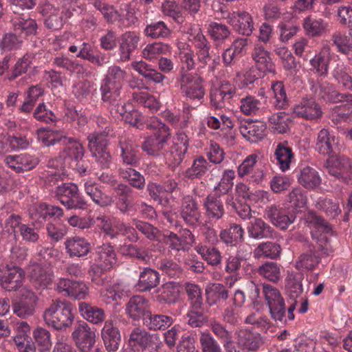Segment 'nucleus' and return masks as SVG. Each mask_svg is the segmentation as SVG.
I'll return each instance as SVG.
<instances>
[{
	"label": "nucleus",
	"mask_w": 352,
	"mask_h": 352,
	"mask_svg": "<svg viewBox=\"0 0 352 352\" xmlns=\"http://www.w3.org/2000/svg\"><path fill=\"white\" fill-rule=\"evenodd\" d=\"M96 122L102 131L99 130L88 135V146L100 167L107 169L111 164V155L107 149L109 136L111 129L109 122L105 118L96 116Z\"/></svg>",
	"instance_id": "obj_1"
},
{
	"label": "nucleus",
	"mask_w": 352,
	"mask_h": 352,
	"mask_svg": "<svg viewBox=\"0 0 352 352\" xmlns=\"http://www.w3.org/2000/svg\"><path fill=\"white\" fill-rule=\"evenodd\" d=\"M45 322L55 329L62 330L71 326L74 320L72 305L66 300H52L43 313Z\"/></svg>",
	"instance_id": "obj_2"
},
{
	"label": "nucleus",
	"mask_w": 352,
	"mask_h": 352,
	"mask_svg": "<svg viewBox=\"0 0 352 352\" xmlns=\"http://www.w3.org/2000/svg\"><path fill=\"white\" fill-rule=\"evenodd\" d=\"M174 65L175 64L171 59L163 56H161L158 60V67L160 72L143 60L131 63V67L135 72L146 80L156 84L162 82L166 78V76L164 74L170 73L173 70Z\"/></svg>",
	"instance_id": "obj_3"
},
{
	"label": "nucleus",
	"mask_w": 352,
	"mask_h": 352,
	"mask_svg": "<svg viewBox=\"0 0 352 352\" xmlns=\"http://www.w3.org/2000/svg\"><path fill=\"white\" fill-rule=\"evenodd\" d=\"M52 190L54 197L68 209H84L87 206L86 201L79 194L77 185L74 183H63Z\"/></svg>",
	"instance_id": "obj_4"
},
{
	"label": "nucleus",
	"mask_w": 352,
	"mask_h": 352,
	"mask_svg": "<svg viewBox=\"0 0 352 352\" xmlns=\"http://www.w3.org/2000/svg\"><path fill=\"white\" fill-rule=\"evenodd\" d=\"M263 292L272 318L281 324L287 322L285 300L280 292L271 285H263Z\"/></svg>",
	"instance_id": "obj_5"
},
{
	"label": "nucleus",
	"mask_w": 352,
	"mask_h": 352,
	"mask_svg": "<svg viewBox=\"0 0 352 352\" xmlns=\"http://www.w3.org/2000/svg\"><path fill=\"white\" fill-rule=\"evenodd\" d=\"M236 78L221 80L219 87L211 90V105L215 109H222L227 104H231L236 96Z\"/></svg>",
	"instance_id": "obj_6"
},
{
	"label": "nucleus",
	"mask_w": 352,
	"mask_h": 352,
	"mask_svg": "<svg viewBox=\"0 0 352 352\" xmlns=\"http://www.w3.org/2000/svg\"><path fill=\"white\" fill-rule=\"evenodd\" d=\"M221 16L240 34L250 36L254 30L252 16L245 11L221 10Z\"/></svg>",
	"instance_id": "obj_7"
},
{
	"label": "nucleus",
	"mask_w": 352,
	"mask_h": 352,
	"mask_svg": "<svg viewBox=\"0 0 352 352\" xmlns=\"http://www.w3.org/2000/svg\"><path fill=\"white\" fill-rule=\"evenodd\" d=\"M27 271L29 280L36 289L43 290L53 283L54 274L50 267L38 263L30 262Z\"/></svg>",
	"instance_id": "obj_8"
},
{
	"label": "nucleus",
	"mask_w": 352,
	"mask_h": 352,
	"mask_svg": "<svg viewBox=\"0 0 352 352\" xmlns=\"http://www.w3.org/2000/svg\"><path fill=\"white\" fill-rule=\"evenodd\" d=\"M310 89L319 99L327 102H339L352 101V95L341 94L338 92L334 86L327 81L311 80L309 82Z\"/></svg>",
	"instance_id": "obj_9"
},
{
	"label": "nucleus",
	"mask_w": 352,
	"mask_h": 352,
	"mask_svg": "<svg viewBox=\"0 0 352 352\" xmlns=\"http://www.w3.org/2000/svg\"><path fill=\"white\" fill-rule=\"evenodd\" d=\"M327 171L336 179L348 183L352 179V162L344 155L330 156L325 162Z\"/></svg>",
	"instance_id": "obj_10"
},
{
	"label": "nucleus",
	"mask_w": 352,
	"mask_h": 352,
	"mask_svg": "<svg viewBox=\"0 0 352 352\" xmlns=\"http://www.w3.org/2000/svg\"><path fill=\"white\" fill-rule=\"evenodd\" d=\"M72 337L80 352H89L96 342V332L85 321L78 322L72 333Z\"/></svg>",
	"instance_id": "obj_11"
},
{
	"label": "nucleus",
	"mask_w": 352,
	"mask_h": 352,
	"mask_svg": "<svg viewBox=\"0 0 352 352\" xmlns=\"http://www.w3.org/2000/svg\"><path fill=\"white\" fill-rule=\"evenodd\" d=\"M180 89L184 95L192 100H200L204 98L205 89L203 80L197 74L192 73H184L178 76Z\"/></svg>",
	"instance_id": "obj_12"
},
{
	"label": "nucleus",
	"mask_w": 352,
	"mask_h": 352,
	"mask_svg": "<svg viewBox=\"0 0 352 352\" xmlns=\"http://www.w3.org/2000/svg\"><path fill=\"white\" fill-rule=\"evenodd\" d=\"M71 53H76V56L83 60H88L97 67H102L109 62V56L96 50L94 46L86 42H83L80 47L72 45L68 47Z\"/></svg>",
	"instance_id": "obj_13"
},
{
	"label": "nucleus",
	"mask_w": 352,
	"mask_h": 352,
	"mask_svg": "<svg viewBox=\"0 0 352 352\" xmlns=\"http://www.w3.org/2000/svg\"><path fill=\"white\" fill-rule=\"evenodd\" d=\"M258 155L256 153L248 155L238 166V176L241 178L248 176L250 182L256 184H261L265 175L261 167H258Z\"/></svg>",
	"instance_id": "obj_14"
},
{
	"label": "nucleus",
	"mask_w": 352,
	"mask_h": 352,
	"mask_svg": "<svg viewBox=\"0 0 352 352\" xmlns=\"http://www.w3.org/2000/svg\"><path fill=\"white\" fill-rule=\"evenodd\" d=\"M293 113L296 118L318 122L323 112L320 105L314 99L306 98L294 106Z\"/></svg>",
	"instance_id": "obj_15"
},
{
	"label": "nucleus",
	"mask_w": 352,
	"mask_h": 352,
	"mask_svg": "<svg viewBox=\"0 0 352 352\" xmlns=\"http://www.w3.org/2000/svg\"><path fill=\"white\" fill-rule=\"evenodd\" d=\"M171 137L170 131L153 132L142 145V150L149 155L159 156L165 149Z\"/></svg>",
	"instance_id": "obj_16"
},
{
	"label": "nucleus",
	"mask_w": 352,
	"mask_h": 352,
	"mask_svg": "<svg viewBox=\"0 0 352 352\" xmlns=\"http://www.w3.org/2000/svg\"><path fill=\"white\" fill-rule=\"evenodd\" d=\"M331 59V50L328 44L322 45L320 52L309 60V72L318 77H326Z\"/></svg>",
	"instance_id": "obj_17"
},
{
	"label": "nucleus",
	"mask_w": 352,
	"mask_h": 352,
	"mask_svg": "<svg viewBox=\"0 0 352 352\" xmlns=\"http://www.w3.org/2000/svg\"><path fill=\"white\" fill-rule=\"evenodd\" d=\"M206 124L212 130H219L223 138L228 142L234 140L232 128L234 123L231 118L223 113H216L214 116L209 115L206 118Z\"/></svg>",
	"instance_id": "obj_18"
},
{
	"label": "nucleus",
	"mask_w": 352,
	"mask_h": 352,
	"mask_svg": "<svg viewBox=\"0 0 352 352\" xmlns=\"http://www.w3.org/2000/svg\"><path fill=\"white\" fill-rule=\"evenodd\" d=\"M190 41L196 50L197 61L200 64V67H204L211 58L210 44L199 27L195 30L194 34H190Z\"/></svg>",
	"instance_id": "obj_19"
},
{
	"label": "nucleus",
	"mask_w": 352,
	"mask_h": 352,
	"mask_svg": "<svg viewBox=\"0 0 352 352\" xmlns=\"http://www.w3.org/2000/svg\"><path fill=\"white\" fill-rule=\"evenodd\" d=\"M126 312L133 320L142 319L144 322L151 312L149 300L140 295L132 296L126 305Z\"/></svg>",
	"instance_id": "obj_20"
},
{
	"label": "nucleus",
	"mask_w": 352,
	"mask_h": 352,
	"mask_svg": "<svg viewBox=\"0 0 352 352\" xmlns=\"http://www.w3.org/2000/svg\"><path fill=\"white\" fill-rule=\"evenodd\" d=\"M125 122L140 130L144 129V116L138 110L135 109L130 102L122 103L115 106L113 110Z\"/></svg>",
	"instance_id": "obj_21"
},
{
	"label": "nucleus",
	"mask_w": 352,
	"mask_h": 352,
	"mask_svg": "<svg viewBox=\"0 0 352 352\" xmlns=\"http://www.w3.org/2000/svg\"><path fill=\"white\" fill-rule=\"evenodd\" d=\"M140 40V34L136 31H127L121 35L119 45L121 61L126 62L131 58V54L138 48Z\"/></svg>",
	"instance_id": "obj_22"
},
{
	"label": "nucleus",
	"mask_w": 352,
	"mask_h": 352,
	"mask_svg": "<svg viewBox=\"0 0 352 352\" xmlns=\"http://www.w3.org/2000/svg\"><path fill=\"white\" fill-rule=\"evenodd\" d=\"M39 12L45 16L44 24L47 29L58 30L63 26V12L59 8L47 3L39 8Z\"/></svg>",
	"instance_id": "obj_23"
},
{
	"label": "nucleus",
	"mask_w": 352,
	"mask_h": 352,
	"mask_svg": "<svg viewBox=\"0 0 352 352\" xmlns=\"http://www.w3.org/2000/svg\"><path fill=\"white\" fill-rule=\"evenodd\" d=\"M12 30L20 38H25L28 36L36 35L38 25L36 21L30 17L21 15L16 16L12 21Z\"/></svg>",
	"instance_id": "obj_24"
},
{
	"label": "nucleus",
	"mask_w": 352,
	"mask_h": 352,
	"mask_svg": "<svg viewBox=\"0 0 352 352\" xmlns=\"http://www.w3.org/2000/svg\"><path fill=\"white\" fill-rule=\"evenodd\" d=\"M101 336L109 352H114L118 349L120 333L118 329L114 325L113 320H108L104 322L101 330Z\"/></svg>",
	"instance_id": "obj_25"
},
{
	"label": "nucleus",
	"mask_w": 352,
	"mask_h": 352,
	"mask_svg": "<svg viewBox=\"0 0 352 352\" xmlns=\"http://www.w3.org/2000/svg\"><path fill=\"white\" fill-rule=\"evenodd\" d=\"M237 336L236 345L245 352L255 351L262 344L259 334L254 333L248 329H242L236 332Z\"/></svg>",
	"instance_id": "obj_26"
},
{
	"label": "nucleus",
	"mask_w": 352,
	"mask_h": 352,
	"mask_svg": "<svg viewBox=\"0 0 352 352\" xmlns=\"http://www.w3.org/2000/svg\"><path fill=\"white\" fill-rule=\"evenodd\" d=\"M25 280V271L19 267H13L8 270L0 279V285L6 291H16L23 284Z\"/></svg>",
	"instance_id": "obj_27"
},
{
	"label": "nucleus",
	"mask_w": 352,
	"mask_h": 352,
	"mask_svg": "<svg viewBox=\"0 0 352 352\" xmlns=\"http://www.w3.org/2000/svg\"><path fill=\"white\" fill-rule=\"evenodd\" d=\"M120 146L122 163L131 166H138L140 159L139 150L133 141L128 138L122 137L120 140Z\"/></svg>",
	"instance_id": "obj_28"
},
{
	"label": "nucleus",
	"mask_w": 352,
	"mask_h": 352,
	"mask_svg": "<svg viewBox=\"0 0 352 352\" xmlns=\"http://www.w3.org/2000/svg\"><path fill=\"white\" fill-rule=\"evenodd\" d=\"M294 159V154L287 142L278 143L274 150L273 162L283 172L289 169Z\"/></svg>",
	"instance_id": "obj_29"
},
{
	"label": "nucleus",
	"mask_w": 352,
	"mask_h": 352,
	"mask_svg": "<svg viewBox=\"0 0 352 352\" xmlns=\"http://www.w3.org/2000/svg\"><path fill=\"white\" fill-rule=\"evenodd\" d=\"M121 87L115 84L109 83L102 80L100 83V91L102 102L108 104L111 108V113H113L115 106L120 104L121 101Z\"/></svg>",
	"instance_id": "obj_30"
},
{
	"label": "nucleus",
	"mask_w": 352,
	"mask_h": 352,
	"mask_svg": "<svg viewBox=\"0 0 352 352\" xmlns=\"http://www.w3.org/2000/svg\"><path fill=\"white\" fill-rule=\"evenodd\" d=\"M78 308L80 316L87 322L96 325L105 322L106 314L103 309L87 302H80Z\"/></svg>",
	"instance_id": "obj_31"
},
{
	"label": "nucleus",
	"mask_w": 352,
	"mask_h": 352,
	"mask_svg": "<svg viewBox=\"0 0 352 352\" xmlns=\"http://www.w3.org/2000/svg\"><path fill=\"white\" fill-rule=\"evenodd\" d=\"M336 137L329 129H322L315 141V150L322 155H331L334 152Z\"/></svg>",
	"instance_id": "obj_32"
},
{
	"label": "nucleus",
	"mask_w": 352,
	"mask_h": 352,
	"mask_svg": "<svg viewBox=\"0 0 352 352\" xmlns=\"http://www.w3.org/2000/svg\"><path fill=\"white\" fill-rule=\"evenodd\" d=\"M29 214L30 218L32 220L46 219L47 218L56 219L63 216V210L58 206L42 203L36 206L30 208Z\"/></svg>",
	"instance_id": "obj_33"
},
{
	"label": "nucleus",
	"mask_w": 352,
	"mask_h": 352,
	"mask_svg": "<svg viewBox=\"0 0 352 352\" xmlns=\"http://www.w3.org/2000/svg\"><path fill=\"white\" fill-rule=\"evenodd\" d=\"M297 179L300 185L309 190L319 187L322 182L319 173L314 168L309 166L299 168Z\"/></svg>",
	"instance_id": "obj_34"
},
{
	"label": "nucleus",
	"mask_w": 352,
	"mask_h": 352,
	"mask_svg": "<svg viewBox=\"0 0 352 352\" xmlns=\"http://www.w3.org/2000/svg\"><path fill=\"white\" fill-rule=\"evenodd\" d=\"M97 257L96 261L98 267L104 270H110L117 264V257L115 250L110 244L105 243L96 249Z\"/></svg>",
	"instance_id": "obj_35"
},
{
	"label": "nucleus",
	"mask_w": 352,
	"mask_h": 352,
	"mask_svg": "<svg viewBox=\"0 0 352 352\" xmlns=\"http://www.w3.org/2000/svg\"><path fill=\"white\" fill-rule=\"evenodd\" d=\"M252 58L256 68L261 72L274 73V65L270 53L260 44H256L252 52Z\"/></svg>",
	"instance_id": "obj_36"
},
{
	"label": "nucleus",
	"mask_w": 352,
	"mask_h": 352,
	"mask_svg": "<svg viewBox=\"0 0 352 352\" xmlns=\"http://www.w3.org/2000/svg\"><path fill=\"white\" fill-rule=\"evenodd\" d=\"M178 58L180 65V71L179 76L184 73H189V71L195 69L197 60L193 50L190 46L186 43H181L178 45Z\"/></svg>",
	"instance_id": "obj_37"
},
{
	"label": "nucleus",
	"mask_w": 352,
	"mask_h": 352,
	"mask_svg": "<svg viewBox=\"0 0 352 352\" xmlns=\"http://www.w3.org/2000/svg\"><path fill=\"white\" fill-rule=\"evenodd\" d=\"M302 27L305 34L310 37H320L329 32V24L321 18L309 16L304 19Z\"/></svg>",
	"instance_id": "obj_38"
},
{
	"label": "nucleus",
	"mask_w": 352,
	"mask_h": 352,
	"mask_svg": "<svg viewBox=\"0 0 352 352\" xmlns=\"http://www.w3.org/2000/svg\"><path fill=\"white\" fill-rule=\"evenodd\" d=\"M61 144L65 146L61 153L65 160L74 162L82 159L84 148L77 139L65 135Z\"/></svg>",
	"instance_id": "obj_39"
},
{
	"label": "nucleus",
	"mask_w": 352,
	"mask_h": 352,
	"mask_svg": "<svg viewBox=\"0 0 352 352\" xmlns=\"http://www.w3.org/2000/svg\"><path fill=\"white\" fill-rule=\"evenodd\" d=\"M266 124L263 122H245L239 126V131L244 138L251 142H256L265 136Z\"/></svg>",
	"instance_id": "obj_40"
},
{
	"label": "nucleus",
	"mask_w": 352,
	"mask_h": 352,
	"mask_svg": "<svg viewBox=\"0 0 352 352\" xmlns=\"http://www.w3.org/2000/svg\"><path fill=\"white\" fill-rule=\"evenodd\" d=\"M151 336L144 329L140 327L134 328L130 333L129 339V348L134 351H143L146 347L151 345Z\"/></svg>",
	"instance_id": "obj_41"
},
{
	"label": "nucleus",
	"mask_w": 352,
	"mask_h": 352,
	"mask_svg": "<svg viewBox=\"0 0 352 352\" xmlns=\"http://www.w3.org/2000/svg\"><path fill=\"white\" fill-rule=\"evenodd\" d=\"M160 283L159 273L150 267L144 268L135 285L138 290L144 292L156 287Z\"/></svg>",
	"instance_id": "obj_42"
},
{
	"label": "nucleus",
	"mask_w": 352,
	"mask_h": 352,
	"mask_svg": "<svg viewBox=\"0 0 352 352\" xmlns=\"http://www.w3.org/2000/svg\"><path fill=\"white\" fill-rule=\"evenodd\" d=\"M209 162L202 155H195L193 157L192 164L184 173L186 178L192 180L202 178L210 168Z\"/></svg>",
	"instance_id": "obj_43"
},
{
	"label": "nucleus",
	"mask_w": 352,
	"mask_h": 352,
	"mask_svg": "<svg viewBox=\"0 0 352 352\" xmlns=\"http://www.w3.org/2000/svg\"><path fill=\"white\" fill-rule=\"evenodd\" d=\"M239 107L243 114L250 116L261 115L264 109L261 102L249 94L240 98Z\"/></svg>",
	"instance_id": "obj_44"
},
{
	"label": "nucleus",
	"mask_w": 352,
	"mask_h": 352,
	"mask_svg": "<svg viewBox=\"0 0 352 352\" xmlns=\"http://www.w3.org/2000/svg\"><path fill=\"white\" fill-rule=\"evenodd\" d=\"M219 195L211 193L204 201L206 214L208 218L219 219L224 214V208Z\"/></svg>",
	"instance_id": "obj_45"
},
{
	"label": "nucleus",
	"mask_w": 352,
	"mask_h": 352,
	"mask_svg": "<svg viewBox=\"0 0 352 352\" xmlns=\"http://www.w3.org/2000/svg\"><path fill=\"white\" fill-rule=\"evenodd\" d=\"M65 248L70 257H80L87 255L90 250V244L83 238L72 237L67 239Z\"/></svg>",
	"instance_id": "obj_46"
},
{
	"label": "nucleus",
	"mask_w": 352,
	"mask_h": 352,
	"mask_svg": "<svg viewBox=\"0 0 352 352\" xmlns=\"http://www.w3.org/2000/svg\"><path fill=\"white\" fill-rule=\"evenodd\" d=\"M289 121V115L284 111L272 113L267 118L268 126L271 131L278 134L287 132Z\"/></svg>",
	"instance_id": "obj_47"
},
{
	"label": "nucleus",
	"mask_w": 352,
	"mask_h": 352,
	"mask_svg": "<svg viewBox=\"0 0 352 352\" xmlns=\"http://www.w3.org/2000/svg\"><path fill=\"white\" fill-rule=\"evenodd\" d=\"M122 10L125 11V13L120 14L118 18L120 27L129 28L138 24L140 14L136 4L133 3L124 4Z\"/></svg>",
	"instance_id": "obj_48"
},
{
	"label": "nucleus",
	"mask_w": 352,
	"mask_h": 352,
	"mask_svg": "<svg viewBox=\"0 0 352 352\" xmlns=\"http://www.w3.org/2000/svg\"><path fill=\"white\" fill-rule=\"evenodd\" d=\"M52 65L63 69L69 75L79 74L83 71L82 65L78 60H73L64 54H58L52 60Z\"/></svg>",
	"instance_id": "obj_49"
},
{
	"label": "nucleus",
	"mask_w": 352,
	"mask_h": 352,
	"mask_svg": "<svg viewBox=\"0 0 352 352\" xmlns=\"http://www.w3.org/2000/svg\"><path fill=\"white\" fill-rule=\"evenodd\" d=\"M308 227L311 230L312 238L320 243V246H323V243L327 241V234L332 232L331 226L328 221H307Z\"/></svg>",
	"instance_id": "obj_50"
},
{
	"label": "nucleus",
	"mask_w": 352,
	"mask_h": 352,
	"mask_svg": "<svg viewBox=\"0 0 352 352\" xmlns=\"http://www.w3.org/2000/svg\"><path fill=\"white\" fill-rule=\"evenodd\" d=\"M143 33L146 37L160 39L168 38L171 35V30L164 21H158L146 25Z\"/></svg>",
	"instance_id": "obj_51"
},
{
	"label": "nucleus",
	"mask_w": 352,
	"mask_h": 352,
	"mask_svg": "<svg viewBox=\"0 0 352 352\" xmlns=\"http://www.w3.org/2000/svg\"><path fill=\"white\" fill-rule=\"evenodd\" d=\"M170 45L162 42H153L147 44L142 50L141 56L148 61L158 59L170 51Z\"/></svg>",
	"instance_id": "obj_52"
},
{
	"label": "nucleus",
	"mask_w": 352,
	"mask_h": 352,
	"mask_svg": "<svg viewBox=\"0 0 352 352\" xmlns=\"http://www.w3.org/2000/svg\"><path fill=\"white\" fill-rule=\"evenodd\" d=\"M173 323V318L164 314H152L151 311L144 318V324L150 330H165Z\"/></svg>",
	"instance_id": "obj_53"
},
{
	"label": "nucleus",
	"mask_w": 352,
	"mask_h": 352,
	"mask_svg": "<svg viewBox=\"0 0 352 352\" xmlns=\"http://www.w3.org/2000/svg\"><path fill=\"white\" fill-rule=\"evenodd\" d=\"M302 275L294 272H288L286 278V291L291 299L296 300L300 297L303 289Z\"/></svg>",
	"instance_id": "obj_54"
},
{
	"label": "nucleus",
	"mask_w": 352,
	"mask_h": 352,
	"mask_svg": "<svg viewBox=\"0 0 352 352\" xmlns=\"http://www.w3.org/2000/svg\"><path fill=\"white\" fill-rule=\"evenodd\" d=\"M35 55L33 53H26L23 57L18 59L12 67L11 72L8 73L6 78L12 81L19 76L25 74L32 64Z\"/></svg>",
	"instance_id": "obj_55"
},
{
	"label": "nucleus",
	"mask_w": 352,
	"mask_h": 352,
	"mask_svg": "<svg viewBox=\"0 0 352 352\" xmlns=\"http://www.w3.org/2000/svg\"><path fill=\"white\" fill-rule=\"evenodd\" d=\"M281 253V248L279 244L267 241L260 243L254 250L255 258H277Z\"/></svg>",
	"instance_id": "obj_56"
},
{
	"label": "nucleus",
	"mask_w": 352,
	"mask_h": 352,
	"mask_svg": "<svg viewBox=\"0 0 352 352\" xmlns=\"http://www.w3.org/2000/svg\"><path fill=\"white\" fill-rule=\"evenodd\" d=\"M320 263V257L316 251L309 250L302 254L296 261V267L300 270L312 271L316 269Z\"/></svg>",
	"instance_id": "obj_57"
},
{
	"label": "nucleus",
	"mask_w": 352,
	"mask_h": 352,
	"mask_svg": "<svg viewBox=\"0 0 352 352\" xmlns=\"http://www.w3.org/2000/svg\"><path fill=\"white\" fill-rule=\"evenodd\" d=\"M66 134L63 131L41 129L37 131V138L45 146L62 143Z\"/></svg>",
	"instance_id": "obj_58"
},
{
	"label": "nucleus",
	"mask_w": 352,
	"mask_h": 352,
	"mask_svg": "<svg viewBox=\"0 0 352 352\" xmlns=\"http://www.w3.org/2000/svg\"><path fill=\"white\" fill-rule=\"evenodd\" d=\"M294 208L289 211L285 208L272 206L267 210L266 215L270 220H302L303 217L300 216L301 211L294 214Z\"/></svg>",
	"instance_id": "obj_59"
},
{
	"label": "nucleus",
	"mask_w": 352,
	"mask_h": 352,
	"mask_svg": "<svg viewBox=\"0 0 352 352\" xmlns=\"http://www.w3.org/2000/svg\"><path fill=\"white\" fill-rule=\"evenodd\" d=\"M273 92V104L276 109H285L289 105V100L287 96L284 84L282 81H274L271 85Z\"/></svg>",
	"instance_id": "obj_60"
},
{
	"label": "nucleus",
	"mask_w": 352,
	"mask_h": 352,
	"mask_svg": "<svg viewBox=\"0 0 352 352\" xmlns=\"http://www.w3.org/2000/svg\"><path fill=\"white\" fill-rule=\"evenodd\" d=\"M195 250L208 265L217 266L221 263V255L219 250L212 246L198 245Z\"/></svg>",
	"instance_id": "obj_61"
},
{
	"label": "nucleus",
	"mask_w": 352,
	"mask_h": 352,
	"mask_svg": "<svg viewBox=\"0 0 352 352\" xmlns=\"http://www.w3.org/2000/svg\"><path fill=\"white\" fill-rule=\"evenodd\" d=\"M235 172L232 169H226L223 172L221 178L214 188L213 192L219 196L228 195L232 190L235 178Z\"/></svg>",
	"instance_id": "obj_62"
},
{
	"label": "nucleus",
	"mask_w": 352,
	"mask_h": 352,
	"mask_svg": "<svg viewBox=\"0 0 352 352\" xmlns=\"http://www.w3.org/2000/svg\"><path fill=\"white\" fill-rule=\"evenodd\" d=\"M331 120L335 124L352 122V104L346 103L335 107L331 111Z\"/></svg>",
	"instance_id": "obj_63"
},
{
	"label": "nucleus",
	"mask_w": 352,
	"mask_h": 352,
	"mask_svg": "<svg viewBox=\"0 0 352 352\" xmlns=\"http://www.w3.org/2000/svg\"><path fill=\"white\" fill-rule=\"evenodd\" d=\"M207 30L211 38L217 45L221 43L230 35V30L228 27L225 24L217 22H211Z\"/></svg>",
	"instance_id": "obj_64"
}]
</instances>
